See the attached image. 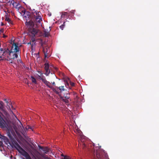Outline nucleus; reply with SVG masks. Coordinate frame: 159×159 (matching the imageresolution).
Segmentation results:
<instances>
[{
	"instance_id": "a878e982",
	"label": "nucleus",
	"mask_w": 159,
	"mask_h": 159,
	"mask_svg": "<svg viewBox=\"0 0 159 159\" xmlns=\"http://www.w3.org/2000/svg\"><path fill=\"white\" fill-rule=\"evenodd\" d=\"M66 86L67 88H69V89H71L69 87V84L68 82H66L65 83Z\"/></svg>"
},
{
	"instance_id": "0eeeda50",
	"label": "nucleus",
	"mask_w": 159,
	"mask_h": 159,
	"mask_svg": "<svg viewBox=\"0 0 159 159\" xmlns=\"http://www.w3.org/2000/svg\"><path fill=\"white\" fill-rule=\"evenodd\" d=\"M38 72L40 73V75H38L39 77V79L41 80L43 83L46 85L48 88H52V86L50 85V83L49 82L47 81L45 77L43 76H42L43 73H41L39 71H38Z\"/></svg>"
},
{
	"instance_id": "4be33fe9",
	"label": "nucleus",
	"mask_w": 159,
	"mask_h": 159,
	"mask_svg": "<svg viewBox=\"0 0 159 159\" xmlns=\"http://www.w3.org/2000/svg\"><path fill=\"white\" fill-rule=\"evenodd\" d=\"M62 100L64 101V102L66 104H67L69 102V100L68 99H66L64 98H62Z\"/></svg>"
},
{
	"instance_id": "c9c22d12",
	"label": "nucleus",
	"mask_w": 159,
	"mask_h": 159,
	"mask_svg": "<svg viewBox=\"0 0 159 159\" xmlns=\"http://www.w3.org/2000/svg\"><path fill=\"white\" fill-rule=\"evenodd\" d=\"M52 84L53 85H54L55 84V82H53L52 83Z\"/></svg>"
},
{
	"instance_id": "2eb2a0df",
	"label": "nucleus",
	"mask_w": 159,
	"mask_h": 159,
	"mask_svg": "<svg viewBox=\"0 0 159 159\" xmlns=\"http://www.w3.org/2000/svg\"><path fill=\"white\" fill-rule=\"evenodd\" d=\"M70 98V94L68 93L65 94L63 96L61 97V98H64L66 99H69Z\"/></svg>"
},
{
	"instance_id": "f257e3e1",
	"label": "nucleus",
	"mask_w": 159,
	"mask_h": 159,
	"mask_svg": "<svg viewBox=\"0 0 159 159\" xmlns=\"http://www.w3.org/2000/svg\"><path fill=\"white\" fill-rule=\"evenodd\" d=\"M18 45V43H13L11 48H7L4 49L1 48L0 51L2 52L3 59H4L12 63V59L17 58L18 54L20 53L19 48Z\"/></svg>"
},
{
	"instance_id": "423d86ee",
	"label": "nucleus",
	"mask_w": 159,
	"mask_h": 159,
	"mask_svg": "<svg viewBox=\"0 0 159 159\" xmlns=\"http://www.w3.org/2000/svg\"><path fill=\"white\" fill-rule=\"evenodd\" d=\"M22 12L24 13L25 16L24 17L25 18L26 21H28V20H32V17H33L34 14V12H32L30 13L29 11H26L25 10L22 11Z\"/></svg>"
},
{
	"instance_id": "a19ab883",
	"label": "nucleus",
	"mask_w": 159,
	"mask_h": 159,
	"mask_svg": "<svg viewBox=\"0 0 159 159\" xmlns=\"http://www.w3.org/2000/svg\"><path fill=\"white\" fill-rule=\"evenodd\" d=\"M9 136V138H11V135Z\"/></svg>"
},
{
	"instance_id": "dca6fc26",
	"label": "nucleus",
	"mask_w": 159,
	"mask_h": 159,
	"mask_svg": "<svg viewBox=\"0 0 159 159\" xmlns=\"http://www.w3.org/2000/svg\"><path fill=\"white\" fill-rule=\"evenodd\" d=\"M11 3L13 5V6H15V4H16V5L15 6V7H16V8H17V7L18 6V3H17L16 2H15L14 1L12 0L11 2Z\"/></svg>"
},
{
	"instance_id": "393cba45",
	"label": "nucleus",
	"mask_w": 159,
	"mask_h": 159,
	"mask_svg": "<svg viewBox=\"0 0 159 159\" xmlns=\"http://www.w3.org/2000/svg\"><path fill=\"white\" fill-rule=\"evenodd\" d=\"M34 37H32L31 39V41L33 43L35 41V39Z\"/></svg>"
},
{
	"instance_id": "c756f323",
	"label": "nucleus",
	"mask_w": 159,
	"mask_h": 159,
	"mask_svg": "<svg viewBox=\"0 0 159 159\" xmlns=\"http://www.w3.org/2000/svg\"><path fill=\"white\" fill-rule=\"evenodd\" d=\"M75 10H72L70 11V12L71 13H72L74 14L75 13Z\"/></svg>"
},
{
	"instance_id": "7c9ffc66",
	"label": "nucleus",
	"mask_w": 159,
	"mask_h": 159,
	"mask_svg": "<svg viewBox=\"0 0 159 159\" xmlns=\"http://www.w3.org/2000/svg\"><path fill=\"white\" fill-rule=\"evenodd\" d=\"M40 43L41 44V46L43 47V42H42V41L41 40V42H40Z\"/></svg>"
},
{
	"instance_id": "37998d69",
	"label": "nucleus",
	"mask_w": 159,
	"mask_h": 159,
	"mask_svg": "<svg viewBox=\"0 0 159 159\" xmlns=\"http://www.w3.org/2000/svg\"><path fill=\"white\" fill-rule=\"evenodd\" d=\"M1 138V137H0V138Z\"/></svg>"
},
{
	"instance_id": "412c9836",
	"label": "nucleus",
	"mask_w": 159,
	"mask_h": 159,
	"mask_svg": "<svg viewBox=\"0 0 159 159\" xmlns=\"http://www.w3.org/2000/svg\"><path fill=\"white\" fill-rule=\"evenodd\" d=\"M11 105V104L9 102V103H7L6 107L7 109L9 110H11V109L10 108V106Z\"/></svg>"
},
{
	"instance_id": "9d476101",
	"label": "nucleus",
	"mask_w": 159,
	"mask_h": 159,
	"mask_svg": "<svg viewBox=\"0 0 159 159\" xmlns=\"http://www.w3.org/2000/svg\"><path fill=\"white\" fill-rule=\"evenodd\" d=\"M43 52L44 55V57L45 58H48L50 56L48 54L50 52V49L48 47H43Z\"/></svg>"
},
{
	"instance_id": "e433bc0d",
	"label": "nucleus",
	"mask_w": 159,
	"mask_h": 159,
	"mask_svg": "<svg viewBox=\"0 0 159 159\" xmlns=\"http://www.w3.org/2000/svg\"><path fill=\"white\" fill-rule=\"evenodd\" d=\"M4 25V24L2 22L1 23V25L2 26H3Z\"/></svg>"
},
{
	"instance_id": "ea45409f",
	"label": "nucleus",
	"mask_w": 159,
	"mask_h": 159,
	"mask_svg": "<svg viewBox=\"0 0 159 159\" xmlns=\"http://www.w3.org/2000/svg\"><path fill=\"white\" fill-rule=\"evenodd\" d=\"M20 124L21 125H22V124H21L20 122Z\"/></svg>"
},
{
	"instance_id": "1a4fd4ad",
	"label": "nucleus",
	"mask_w": 159,
	"mask_h": 159,
	"mask_svg": "<svg viewBox=\"0 0 159 159\" xmlns=\"http://www.w3.org/2000/svg\"><path fill=\"white\" fill-rule=\"evenodd\" d=\"M96 158L97 159H107V157L106 155H104L102 152H101L100 151L96 152Z\"/></svg>"
},
{
	"instance_id": "c85d7f7f",
	"label": "nucleus",
	"mask_w": 159,
	"mask_h": 159,
	"mask_svg": "<svg viewBox=\"0 0 159 159\" xmlns=\"http://www.w3.org/2000/svg\"><path fill=\"white\" fill-rule=\"evenodd\" d=\"M83 148H84L85 147H86V145L85 143H83Z\"/></svg>"
},
{
	"instance_id": "2f4dec72",
	"label": "nucleus",
	"mask_w": 159,
	"mask_h": 159,
	"mask_svg": "<svg viewBox=\"0 0 159 159\" xmlns=\"http://www.w3.org/2000/svg\"><path fill=\"white\" fill-rule=\"evenodd\" d=\"M4 101L6 102L7 103H9V102L6 99H4Z\"/></svg>"
},
{
	"instance_id": "9b49d317",
	"label": "nucleus",
	"mask_w": 159,
	"mask_h": 159,
	"mask_svg": "<svg viewBox=\"0 0 159 159\" xmlns=\"http://www.w3.org/2000/svg\"><path fill=\"white\" fill-rule=\"evenodd\" d=\"M13 128L15 131L17 133L22 129V126L18 124H13Z\"/></svg>"
},
{
	"instance_id": "f03ea898",
	"label": "nucleus",
	"mask_w": 159,
	"mask_h": 159,
	"mask_svg": "<svg viewBox=\"0 0 159 159\" xmlns=\"http://www.w3.org/2000/svg\"><path fill=\"white\" fill-rule=\"evenodd\" d=\"M25 24L29 32L32 34V37L39 36L41 34V32L39 30L34 27V23L32 21H26Z\"/></svg>"
},
{
	"instance_id": "5701e85b",
	"label": "nucleus",
	"mask_w": 159,
	"mask_h": 159,
	"mask_svg": "<svg viewBox=\"0 0 159 159\" xmlns=\"http://www.w3.org/2000/svg\"><path fill=\"white\" fill-rule=\"evenodd\" d=\"M65 22H64L63 24H62L60 26V28L62 30H63V29L64 28V27H65Z\"/></svg>"
},
{
	"instance_id": "aec40b11",
	"label": "nucleus",
	"mask_w": 159,
	"mask_h": 159,
	"mask_svg": "<svg viewBox=\"0 0 159 159\" xmlns=\"http://www.w3.org/2000/svg\"><path fill=\"white\" fill-rule=\"evenodd\" d=\"M4 142L6 144H7L8 143H9L10 144V143H9V140L8 138L7 137H5L4 138Z\"/></svg>"
},
{
	"instance_id": "6e6552de",
	"label": "nucleus",
	"mask_w": 159,
	"mask_h": 159,
	"mask_svg": "<svg viewBox=\"0 0 159 159\" xmlns=\"http://www.w3.org/2000/svg\"><path fill=\"white\" fill-rule=\"evenodd\" d=\"M54 92H55L57 94L60 95L61 92L62 91H64L65 89H64V86H61L58 87H56L54 88L52 86V88H51Z\"/></svg>"
},
{
	"instance_id": "20e7f679",
	"label": "nucleus",
	"mask_w": 159,
	"mask_h": 159,
	"mask_svg": "<svg viewBox=\"0 0 159 159\" xmlns=\"http://www.w3.org/2000/svg\"><path fill=\"white\" fill-rule=\"evenodd\" d=\"M44 66V69L45 70V72L44 74L46 76H48L50 73L52 74V71L53 68L56 71H57V68L54 67L52 64L49 65L48 63H45Z\"/></svg>"
},
{
	"instance_id": "f8f14e48",
	"label": "nucleus",
	"mask_w": 159,
	"mask_h": 159,
	"mask_svg": "<svg viewBox=\"0 0 159 159\" xmlns=\"http://www.w3.org/2000/svg\"><path fill=\"white\" fill-rule=\"evenodd\" d=\"M39 148L40 149L43 150L44 152V153L45 154H48V153L49 152L50 150V149L47 147L43 148L42 147L39 146Z\"/></svg>"
},
{
	"instance_id": "cd10ccee",
	"label": "nucleus",
	"mask_w": 159,
	"mask_h": 159,
	"mask_svg": "<svg viewBox=\"0 0 159 159\" xmlns=\"http://www.w3.org/2000/svg\"><path fill=\"white\" fill-rule=\"evenodd\" d=\"M4 31V29L3 28H2L0 30V34H1L2 33H3Z\"/></svg>"
},
{
	"instance_id": "72a5a7b5",
	"label": "nucleus",
	"mask_w": 159,
	"mask_h": 159,
	"mask_svg": "<svg viewBox=\"0 0 159 159\" xmlns=\"http://www.w3.org/2000/svg\"><path fill=\"white\" fill-rule=\"evenodd\" d=\"M62 159H70L69 158H68L66 156H64V157Z\"/></svg>"
},
{
	"instance_id": "58836bf2",
	"label": "nucleus",
	"mask_w": 159,
	"mask_h": 159,
	"mask_svg": "<svg viewBox=\"0 0 159 159\" xmlns=\"http://www.w3.org/2000/svg\"><path fill=\"white\" fill-rule=\"evenodd\" d=\"M61 156H63V157H64V156L63 155V154H61Z\"/></svg>"
},
{
	"instance_id": "7ed1b4c3",
	"label": "nucleus",
	"mask_w": 159,
	"mask_h": 159,
	"mask_svg": "<svg viewBox=\"0 0 159 159\" xmlns=\"http://www.w3.org/2000/svg\"><path fill=\"white\" fill-rule=\"evenodd\" d=\"M12 146H13L18 151L22 150V155L24 156L26 159H32L29 154L20 146L15 140H13L12 143Z\"/></svg>"
},
{
	"instance_id": "4c0bfd02",
	"label": "nucleus",
	"mask_w": 159,
	"mask_h": 159,
	"mask_svg": "<svg viewBox=\"0 0 159 159\" xmlns=\"http://www.w3.org/2000/svg\"><path fill=\"white\" fill-rule=\"evenodd\" d=\"M11 108H12V109H15L13 108L12 106L11 105Z\"/></svg>"
},
{
	"instance_id": "f704fd0d",
	"label": "nucleus",
	"mask_w": 159,
	"mask_h": 159,
	"mask_svg": "<svg viewBox=\"0 0 159 159\" xmlns=\"http://www.w3.org/2000/svg\"><path fill=\"white\" fill-rule=\"evenodd\" d=\"M7 37V36L4 34H3V37L4 38H5Z\"/></svg>"
},
{
	"instance_id": "ddd939ff",
	"label": "nucleus",
	"mask_w": 159,
	"mask_h": 159,
	"mask_svg": "<svg viewBox=\"0 0 159 159\" xmlns=\"http://www.w3.org/2000/svg\"><path fill=\"white\" fill-rule=\"evenodd\" d=\"M68 13L65 12H63L61 13V18H65V16H68Z\"/></svg>"
},
{
	"instance_id": "f3484780",
	"label": "nucleus",
	"mask_w": 159,
	"mask_h": 159,
	"mask_svg": "<svg viewBox=\"0 0 159 159\" xmlns=\"http://www.w3.org/2000/svg\"><path fill=\"white\" fill-rule=\"evenodd\" d=\"M31 81L33 83H34L35 84H37V81L36 79L33 76H31Z\"/></svg>"
},
{
	"instance_id": "6ab92c4d",
	"label": "nucleus",
	"mask_w": 159,
	"mask_h": 159,
	"mask_svg": "<svg viewBox=\"0 0 159 159\" xmlns=\"http://www.w3.org/2000/svg\"><path fill=\"white\" fill-rule=\"evenodd\" d=\"M5 20L10 23H12V21L7 16L6 17Z\"/></svg>"
},
{
	"instance_id": "a211bd4d",
	"label": "nucleus",
	"mask_w": 159,
	"mask_h": 159,
	"mask_svg": "<svg viewBox=\"0 0 159 159\" xmlns=\"http://www.w3.org/2000/svg\"><path fill=\"white\" fill-rule=\"evenodd\" d=\"M50 35V33L49 32L45 31L44 34V36L45 37H48Z\"/></svg>"
},
{
	"instance_id": "39448f33",
	"label": "nucleus",
	"mask_w": 159,
	"mask_h": 159,
	"mask_svg": "<svg viewBox=\"0 0 159 159\" xmlns=\"http://www.w3.org/2000/svg\"><path fill=\"white\" fill-rule=\"evenodd\" d=\"M41 14V13L39 11H35L33 17H32V20L29 21H32L34 24L35 22L40 23L42 20V18L40 15Z\"/></svg>"
},
{
	"instance_id": "bb28decb",
	"label": "nucleus",
	"mask_w": 159,
	"mask_h": 159,
	"mask_svg": "<svg viewBox=\"0 0 159 159\" xmlns=\"http://www.w3.org/2000/svg\"><path fill=\"white\" fill-rule=\"evenodd\" d=\"M70 85L72 86L73 87L75 86V83L73 82H70Z\"/></svg>"
},
{
	"instance_id": "473e14b6",
	"label": "nucleus",
	"mask_w": 159,
	"mask_h": 159,
	"mask_svg": "<svg viewBox=\"0 0 159 159\" xmlns=\"http://www.w3.org/2000/svg\"><path fill=\"white\" fill-rule=\"evenodd\" d=\"M28 44H31V48H32L33 47V44H31V41H30V42H29L28 43Z\"/></svg>"
},
{
	"instance_id": "79ce46f5",
	"label": "nucleus",
	"mask_w": 159,
	"mask_h": 159,
	"mask_svg": "<svg viewBox=\"0 0 159 159\" xmlns=\"http://www.w3.org/2000/svg\"><path fill=\"white\" fill-rule=\"evenodd\" d=\"M22 159H25L24 158H23Z\"/></svg>"
},
{
	"instance_id": "4468645a",
	"label": "nucleus",
	"mask_w": 159,
	"mask_h": 159,
	"mask_svg": "<svg viewBox=\"0 0 159 159\" xmlns=\"http://www.w3.org/2000/svg\"><path fill=\"white\" fill-rule=\"evenodd\" d=\"M0 110H3L4 108V104L2 101H0Z\"/></svg>"
},
{
	"instance_id": "b1692460",
	"label": "nucleus",
	"mask_w": 159,
	"mask_h": 159,
	"mask_svg": "<svg viewBox=\"0 0 159 159\" xmlns=\"http://www.w3.org/2000/svg\"><path fill=\"white\" fill-rule=\"evenodd\" d=\"M2 51L0 52V60H3V57L2 56Z\"/></svg>"
}]
</instances>
